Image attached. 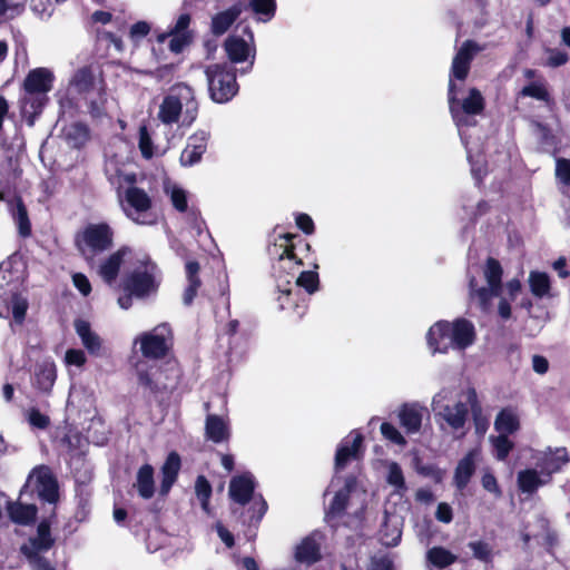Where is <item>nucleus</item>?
Here are the masks:
<instances>
[{
    "mask_svg": "<svg viewBox=\"0 0 570 570\" xmlns=\"http://www.w3.org/2000/svg\"><path fill=\"white\" fill-rule=\"evenodd\" d=\"M75 330L85 348L91 355H100L102 341L99 335L91 330L90 324L83 320H77L75 322Z\"/></svg>",
    "mask_w": 570,
    "mask_h": 570,
    "instance_id": "nucleus-28",
    "label": "nucleus"
},
{
    "mask_svg": "<svg viewBox=\"0 0 570 570\" xmlns=\"http://www.w3.org/2000/svg\"><path fill=\"white\" fill-rule=\"evenodd\" d=\"M551 480L538 468H528L518 472L517 483L522 493L532 494Z\"/></svg>",
    "mask_w": 570,
    "mask_h": 570,
    "instance_id": "nucleus-24",
    "label": "nucleus"
},
{
    "mask_svg": "<svg viewBox=\"0 0 570 570\" xmlns=\"http://www.w3.org/2000/svg\"><path fill=\"white\" fill-rule=\"evenodd\" d=\"M424 412L425 407L419 403H409L400 407L399 420L407 433L412 434L420 431Z\"/></svg>",
    "mask_w": 570,
    "mask_h": 570,
    "instance_id": "nucleus-25",
    "label": "nucleus"
},
{
    "mask_svg": "<svg viewBox=\"0 0 570 570\" xmlns=\"http://www.w3.org/2000/svg\"><path fill=\"white\" fill-rule=\"evenodd\" d=\"M324 540V535L320 531H313L308 535L304 537L294 547V560L297 563L312 566L322 559L321 547Z\"/></svg>",
    "mask_w": 570,
    "mask_h": 570,
    "instance_id": "nucleus-17",
    "label": "nucleus"
},
{
    "mask_svg": "<svg viewBox=\"0 0 570 570\" xmlns=\"http://www.w3.org/2000/svg\"><path fill=\"white\" fill-rule=\"evenodd\" d=\"M71 85L79 91V92H87L88 95H95V91L99 89L96 87L94 81V75L90 69L88 68H81L79 69L72 80Z\"/></svg>",
    "mask_w": 570,
    "mask_h": 570,
    "instance_id": "nucleus-42",
    "label": "nucleus"
},
{
    "mask_svg": "<svg viewBox=\"0 0 570 570\" xmlns=\"http://www.w3.org/2000/svg\"><path fill=\"white\" fill-rule=\"evenodd\" d=\"M199 264L190 261L186 263V274L188 285L184 292L183 301L185 305H190L197 294L200 286V279L198 277Z\"/></svg>",
    "mask_w": 570,
    "mask_h": 570,
    "instance_id": "nucleus-38",
    "label": "nucleus"
},
{
    "mask_svg": "<svg viewBox=\"0 0 570 570\" xmlns=\"http://www.w3.org/2000/svg\"><path fill=\"white\" fill-rule=\"evenodd\" d=\"M475 402L474 390L463 393L454 387H443L433 396L431 407L436 422L443 430L449 428L456 436H462L469 416V406L473 407Z\"/></svg>",
    "mask_w": 570,
    "mask_h": 570,
    "instance_id": "nucleus-3",
    "label": "nucleus"
},
{
    "mask_svg": "<svg viewBox=\"0 0 570 570\" xmlns=\"http://www.w3.org/2000/svg\"><path fill=\"white\" fill-rule=\"evenodd\" d=\"M255 479L253 474L246 472L232 478L229 482L228 493L230 499L245 505L253 500V509L256 512V520L259 521L267 510V503L262 497H254Z\"/></svg>",
    "mask_w": 570,
    "mask_h": 570,
    "instance_id": "nucleus-12",
    "label": "nucleus"
},
{
    "mask_svg": "<svg viewBox=\"0 0 570 570\" xmlns=\"http://www.w3.org/2000/svg\"><path fill=\"white\" fill-rule=\"evenodd\" d=\"M170 328L166 324H161L139 335L135 343L139 344L144 356L148 358L163 357L169 347Z\"/></svg>",
    "mask_w": 570,
    "mask_h": 570,
    "instance_id": "nucleus-13",
    "label": "nucleus"
},
{
    "mask_svg": "<svg viewBox=\"0 0 570 570\" xmlns=\"http://www.w3.org/2000/svg\"><path fill=\"white\" fill-rule=\"evenodd\" d=\"M529 285L531 293L535 297H543L549 294L550 278L548 274L541 272H531L529 274Z\"/></svg>",
    "mask_w": 570,
    "mask_h": 570,
    "instance_id": "nucleus-43",
    "label": "nucleus"
},
{
    "mask_svg": "<svg viewBox=\"0 0 570 570\" xmlns=\"http://www.w3.org/2000/svg\"><path fill=\"white\" fill-rule=\"evenodd\" d=\"M363 436L357 431H352L337 446L335 454V470L343 469L347 462L358 460L362 455Z\"/></svg>",
    "mask_w": 570,
    "mask_h": 570,
    "instance_id": "nucleus-21",
    "label": "nucleus"
},
{
    "mask_svg": "<svg viewBox=\"0 0 570 570\" xmlns=\"http://www.w3.org/2000/svg\"><path fill=\"white\" fill-rule=\"evenodd\" d=\"M52 544L53 539L50 533V525L48 522L42 521L37 528V534L21 547V552L26 556L28 561L43 559L41 553L48 551Z\"/></svg>",
    "mask_w": 570,
    "mask_h": 570,
    "instance_id": "nucleus-20",
    "label": "nucleus"
},
{
    "mask_svg": "<svg viewBox=\"0 0 570 570\" xmlns=\"http://www.w3.org/2000/svg\"><path fill=\"white\" fill-rule=\"evenodd\" d=\"M12 315L16 322L21 323L26 316L28 303L20 296L12 297Z\"/></svg>",
    "mask_w": 570,
    "mask_h": 570,
    "instance_id": "nucleus-58",
    "label": "nucleus"
},
{
    "mask_svg": "<svg viewBox=\"0 0 570 570\" xmlns=\"http://www.w3.org/2000/svg\"><path fill=\"white\" fill-rule=\"evenodd\" d=\"M502 273L500 263L494 258H489L483 271L487 286L476 288L474 281H470L471 297L482 309H488L491 306V299L502 293Z\"/></svg>",
    "mask_w": 570,
    "mask_h": 570,
    "instance_id": "nucleus-11",
    "label": "nucleus"
},
{
    "mask_svg": "<svg viewBox=\"0 0 570 570\" xmlns=\"http://www.w3.org/2000/svg\"><path fill=\"white\" fill-rule=\"evenodd\" d=\"M24 488L37 492L38 497L49 503L58 500V484L49 468L41 465L35 468L29 474Z\"/></svg>",
    "mask_w": 570,
    "mask_h": 570,
    "instance_id": "nucleus-15",
    "label": "nucleus"
},
{
    "mask_svg": "<svg viewBox=\"0 0 570 570\" xmlns=\"http://www.w3.org/2000/svg\"><path fill=\"white\" fill-rule=\"evenodd\" d=\"M6 505L11 521L17 524L27 525L36 519L37 508L35 504H22L6 500Z\"/></svg>",
    "mask_w": 570,
    "mask_h": 570,
    "instance_id": "nucleus-30",
    "label": "nucleus"
},
{
    "mask_svg": "<svg viewBox=\"0 0 570 570\" xmlns=\"http://www.w3.org/2000/svg\"><path fill=\"white\" fill-rule=\"evenodd\" d=\"M160 274L157 266L147 256L137 259V266L125 281V291L137 298H145L157 292Z\"/></svg>",
    "mask_w": 570,
    "mask_h": 570,
    "instance_id": "nucleus-8",
    "label": "nucleus"
},
{
    "mask_svg": "<svg viewBox=\"0 0 570 570\" xmlns=\"http://www.w3.org/2000/svg\"><path fill=\"white\" fill-rule=\"evenodd\" d=\"M386 481L395 489V492L403 494L406 491V484L401 466L396 462L387 464Z\"/></svg>",
    "mask_w": 570,
    "mask_h": 570,
    "instance_id": "nucleus-44",
    "label": "nucleus"
},
{
    "mask_svg": "<svg viewBox=\"0 0 570 570\" xmlns=\"http://www.w3.org/2000/svg\"><path fill=\"white\" fill-rule=\"evenodd\" d=\"M195 492L200 501L205 512H209V499L212 495V485L204 475H199L195 482Z\"/></svg>",
    "mask_w": 570,
    "mask_h": 570,
    "instance_id": "nucleus-46",
    "label": "nucleus"
},
{
    "mask_svg": "<svg viewBox=\"0 0 570 570\" xmlns=\"http://www.w3.org/2000/svg\"><path fill=\"white\" fill-rule=\"evenodd\" d=\"M556 178L562 185L570 186V159L557 158Z\"/></svg>",
    "mask_w": 570,
    "mask_h": 570,
    "instance_id": "nucleus-53",
    "label": "nucleus"
},
{
    "mask_svg": "<svg viewBox=\"0 0 570 570\" xmlns=\"http://www.w3.org/2000/svg\"><path fill=\"white\" fill-rule=\"evenodd\" d=\"M198 114V102L194 89L184 83H176L169 88L163 98L157 117L164 125L180 124L190 126Z\"/></svg>",
    "mask_w": 570,
    "mask_h": 570,
    "instance_id": "nucleus-5",
    "label": "nucleus"
},
{
    "mask_svg": "<svg viewBox=\"0 0 570 570\" xmlns=\"http://www.w3.org/2000/svg\"><path fill=\"white\" fill-rule=\"evenodd\" d=\"M65 136L72 147L79 148L89 140V129L85 124L73 122L65 129Z\"/></svg>",
    "mask_w": 570,
    "mask_h": 570,
    "instance_id": "nucleus-41",
    "label": "nucleus"
},
{
    "mask_svg": "<svg viewBox=\"0 0 570 570\" xmlns=\"http://www.w3.org/2000/svg\"><path fill=\"white\" fill-rule=\"evenodd\" d=\"M381 433H382V435L386 440H389V441H391V442H393V443H395L397 445H402L403 446V445L406 444V441H405L404 436L391 423H387V422L382 423L381 424Z\"/></svg>",
    "mask_w": 570,
    "mask_h": 570,
    "instance_id": "nucleus-54",
    "label": "nucleus"
},
{
    "mask_svg": "<svg viewBox=\"0 0 570 570\" xmlns=\"http://www.w3.org/2000/svg\"><path fill=\"white\" fill-rule=\"evenodd\" d=\"M106 175L116 187L118 199L127 218L138 225H153L156 216L151 213L153 200L141 188L135 186L136 174L117 167L109 160L106 163Z\"/></svg>",
    "mask_w": 570,
    "mask_h": 570,
    "instance_id": "nucleus-1",
    "label": "nucleus"
},
{
    "mask_svg": "<svg viewBox=\"0 0 570 570\" xmlns=\"http://www.w3.org/2000/svg\"><path fill=\"white\" fill-rule=\"evenodd\" d=\"M14 220L20 236L28 237L31 234V225L26 206L18 202L14 213Z\"/></svg>",
    "mask_w": 570,
    "mask_h": 570,
    "instance_id": "nucleus-49",
    "label": "nucleus"
},
{
    "mask_svg": "<svg viewBox=\"0 0 570 570\" xmlns=\"http://www.w3.org/2000/svg\"><path fill=\"white\" fill-rule=\"evenodd\" d=\"M531 459L535 466L550 480L553 473L562 470L570 462L566 448H547L546 450H531Z\"/></svg>",
    "mask_w": 570,
    "mask_h": 570,
    "instance_id": "nucleus-14",
    "label": "nucleus"
},
{
    "mask_svg": "<svg viewBox=\"0 0 570 570\" xmlns=\"http://www.w3.org/2000/svg\"><path fill=\"white\" fill-rule=\"evenodd\" d=\"M92 396L82 389H71L67 405L69 407L89 409L92 406Z\"/></svg>",
    "mask_w": 570,
    "mask_h": 570,
    "instance_id": "nucleus-47",
    "label": "nucleus"
},
{
    "mask_svg": "<svg viewBox=\"0 0 570 570\" xmlns=\"http://www.w3.org/2000/svg\"><path fill=\"white\" fill-rule=\"evenodd\" d=\"M127 252L128 248L126 247L118 249L100 264L99 275L106 283L110 284L116 279Z\"/></svg>",
    "mask_w": 570,
    "mask_h": 570,
    "instance_id": "nucleus-33",
    "label": "nucleus"
},
{
    "mask_svg": "<svg viewBox=\"0 0 570 570\" xmlns=\"http://www.w3.org/2000/svg\"><path fill=\"white\" fill-rule=\"evenodd\" d=\"M87 361L86 354L81 350L69 348L65 354V363L68 366L81 367Z\"/></svg>",
    "mask_w": 570,
    "mask_h": 570,
    "instance_id": "nucleus-56",
    "label": "nucleus"
},
{
    "mask_svg": "<svg viewBox=\"0 0 570 570\" xmlns=\"http://www.w3.org/2000/svg\"><path fill=\"white\" fill-rule=\"evenodd\" d=\"M482 487L491 492V493H494L497 495H500V489H499V485H498V482H497V479L495 476L492 474V473H484L483 476H482Z\"/></svg>",
    "mask_w": 570,
    "mask_h": 570,
    "instance_id": "nucleus-64",
    "label": "nucleus"
},
{
    "mask_svg": "<svg viewBox=\"0 0 570 570\" xmlns=\"http://www.w3.org/2000/svg\"><path fill=\"white\" fill-rule=\"evenodd\" d=\"M490 442L494 450V456L499 461H504L510 451L513 449V442L508 439V435L499 434L497 436H490Z\"/></svg>",
    "mask_w": 570,
    "mask_h": 570,
    "instance_id": "nucleus-45",
    "label": "nucleus"
},
{
    "mask_svg": "<svg viewBox=\"0 0 570 570\" xmlns=\"http://www.w3.org/2000/svg\"><path fill=\"white\" fill-rule=\"evenodd\" d=\"M114 243V230L107 223L88 224L76 236V245L87 258L109 249Z\"/></svg>",
    "mask_w": 570,
    "mask_h": 570,
    "instance_id": "nucleus-10",
    "label": "nucleus"
},
{
    "mask_svg": "<svg viewBox=\"0 0 570 570\" xmlns=\"http://www.w3.org/2000/svg\"><path fill=\"white\" fill-rule=\"evenodd\" d=\"M205 430L206 436L215 443L224 442L229 438L228 421L215 414L207 416Z\"/></svg>",
    "mask_w": 570,
    "mask_h": 570,
    "instance_id": "nucleus-31",
    "label": "nucleus"
},
{
    "mask_svg": "<svg viewBox=\"0 0 570 570\" xmlns=\"http://www.w3.org/2000/svg\"><path fill=\"white\" fill-rule=\"evenodd\" d=\"M546 52L548 58L543 63L544 66L556 68L567 63L569 60V56L562 50L548 48Z\"/></svg>",
    "mask_w": 570,
    "mask_h": 570,
    "instance_id": "nucleus-55",
    "label": "nucleus"
},
{
    "mask_svg": "<svg viewBox=\"0 0 570 570\" xmlns=\"http://www.w3.org/2000/svg\"><path fill=\"white\" fill-rule=\"evenodd\" d=\"M247 7L252 10L257 21L268 22L275 16V0H250Z\"/></svg>",
    "mask_w": 570,
    "mask_h": 570,
    "instance_id": "nucleus-40",
    "label": "nucleus"
},
{
    "mask_svg": "<svg viewBox=\"0 0 570 570\" xmlns=\"http://www.w3.org/2000/svg\"><path fill=\"white\" fill-rule=\"evenodd\" d=\"M483 49L475 41H464L452 60L450 80H464L469 75L471 61Z\"/></svg>",
    "mask_w": 570,
    "mask_h": 570,
    "instance_id": "nucleus-18",
    "label": "nucleus"
},
{
    "mask_svg": "<svg viewBox=\"0 0 570 570\" xmlns=\"http://www.w3.org/2000/svg\"><path fill=\"white\" fill-rule=\"evenodd\" d=\"M164 193L169 198L174 208L180 213L187 210L188 207V193L178 184L166 179L164 181Z\"/></svg>",
    "mask_w": 570,
    "mask_h": 570,
    "instance_id": "nucleus-34",
    "label": "nucleus"
},
{
    "mask_svg": "<svg viewBox=\"0 0 570 570\" xmlns=\"http://www.w3.org/2000/svg\"><path fill=\"white\" fill-rule=\"evenodd\" d=\"M295 285L304 288L308 294H313L318 288V274L316 272H302L295 279Z\"/></svg>",
    "mask_w": 570,
    "mask_h": 570,
    "instance_id": "nucleus-50",
    "label": "nucleus"
},
{
    "mask_svg": "<svg viewBox=\"0 0 570 570\" xmlns=\"http://www.w3.org/2000/svg\"><path fill=\"white\" fill-rule=\"evenodd\" d=\"M295 223H296V226L305 234H307V235L313 234L314 222L309 215L304 214V213L297 214L295 217Z\"/></svg>",
    "mask_w": 570,
    "mask_h": 570,
    "instance_id": "nucleus-60",
    "label": "nucleus"
},
{
    "mask_svg": "<svg viewBox=\"0 0 570 570\" xmlns=\"http://www.w3.org/2000/svg\"><path fill=\"white\" fill-rule=\"evenodd\" d=\"M335 490V494L328 505L327 514L338 517L343 512H347L355 517H360L366 505V493L358 489L354 476H347L343 481L335 476L330 485Z\"/></svg>",
    "mask_w": 570,
    "mask_h": 570,
    "instance_id": "nucleus-7",
    "label": "nucleus"
},
{
    "mask_svg": "<svg viewBox=\"0 0 570 570\" xmlns=\"http://www.w3.org/2000/svg\"><path fill=\"white\" fill-rule=\"evenodd\" d=\"M469 547L472 550L473 556L476 559H480V560L489 559L491 550L487 543H484L482 541H474V542H470Z\"/></svg>",
    "mask_w": 570,
    "mask_h": 570,
    "instance_id": "nucleus-61",
    "label": "nucleus"
},
{
    "mask_svg": "<svg viewBox=\"0 0 570 570\" xmlns=\"http://www.w3.org/2000/svg\"><path fill=\"white\" fill-rule=\"evenodd\" d=\"M494 429L499 434L509 435L520 429V419L518 412L512 407L502 409L495 420Z\"/></svg>",
    "mask_w": 570,
    "mask_h": 570,
    "instance_id": "nucleus-29",
    "label": "nucleus"
},
{
    "mask_svg": "<svg viewBox=\"0 0 570 570\" xmlns=\"http://www.w3.org/2000/svg\"><path fill=\"white\" fill-rule=\"evenodd\" d=\"M89 111L94 118H99L105 112L106 94L101 89H97L95 95H88Z\"/></svg>",
    "mask_w": 570,
    "mask_h": 570,
    "instance_id": "nucleus-52",
    "label": "nucleus"
},
{
    "mask_svg": "<svg viewBox=\"0 0 570 570\" xmlns=\"http://www.w3.org/2000/svg\"><path fill=\"white\" fill-rule=\"evenodd\" d=\"M205 75L210 98L215 102H227L238 92L235 72L227 65L208 66Z\"/></svg>",
    "mask_w": 570,
    "mask_h": 570,
    "instance_id": "nucleus-9",
    "label": "nucleus"
},
{
    "mask_svg": "<svg viewBox=\"0 0 570 570\" xmlns=\"http://www.w3.org/2000/svg\"><path fill=\"white\" fill-rule=\"evenodd\" d=\"M520 96L522 97H531L540 101L548 102L550 99V95L543 82L537 81L531 82L528 86H524L520 91Z\"/></svg>",
    "mask_w": 570,
    "mask_h": 570,
    "instance_id": "nucleus-48",
    "label": "nucleus"
},
{
    "mask_svg": "<svg viewBox=\"0 0 570 570\" xmlns=\"http://www.w3.org/2000/svg\"><path fill=\"white\" fill-rule=\"evenodd\" d=\"M248 40L237 36H229L225 41V50L229 60L234 63L248 61V69L252 68L255 60V47L253 45V33H248Z\"/></svg>",
    "mask_w": 570,
    "mask_h": 570,
    "instance_id": "nucleus-19",
    "label": "nucleus"
},
{
    "mask_svg": "<svg viewBox=\"0 0 570 570\" xmlns=\"http://www.w3.org/2000/svg\"><path fill=\"white\" fill-rule=\"evenodd\" d=\"M72 282H73V285L83 295V296H87L90 294L91 292V285H90V282L89 279L87 278L86 275L81 274V273H76L73 276H72Z\"/></svg>",
    "mask_w": 570,
    "mask_h": 570,
    "instance_id": "nucleus-62",
    "label": "nucleus"
},
{
    "mask_svg": "<svg viewBox=\"0 0 570 570\" xmlns=\"http://www.w3.org/2000/svg\"><path fill=\"white\" fill-rule=\"evenodd\" d=\"M208 134L197 131L188 138L187 145L180 155V164L185 167L194 166L207 149Z\"/></svg>",
    "mask_w": 570,
    "mask_h": 570,
    "instance_id": "nucleus-22",
    "label": "nucleus"
},
{
    "mask_svg": "<svg viewBox=\"0 0 570 570\" xmlns=\"http://www.w3.org/2000/svg\"><path fill=\"white\" fill-rule=\"evenodd\" d=\"M245 6L240 2L216 13L212 18L210 30L215 36L224 35L240 16Z\"/></svg>",
    "mask_w": 570,
    "mask_h": 570,
    "instance_id": "nucleus-27",
    "label": "nucleus"
},
{
    "mask_svg": "<svg viewBox=\"0 0 570 570\" xmlns=\"http://www.w3.org/2000/svg\"><path fill=\"white\" fill-rule=\"evenodd\" d=\"M57 379V368L52 360L46 358L36 364L32 385L45 394H49Z\"/></svg>",
    "mask_w": 570,
    "mask_h": 570,
    "instance_id": "nucleus-23",
    "label": "nucleus"
},
{
    "mask_svg": "<svg viewBox=\"0 0 570 570\" xmlns=\"http://www.w3.org/2000/svg\"><path fill=\"white\" fill-rule=\"evenodd\" d=\"M139 149L147 159L154 155L153 142L146 127H141L139 130Z\"/></svg>",
    "mask_w": 570,
    "mask_h": 570,
    "instance_id": "nucleus-57",
    "label": "nucleus"
},
{
    "mask_svg": "<svg viewBox=\"0 0 570 570\" xmlns=\"http://www.w3.org/2000/svg\"><path fill=\"white\" fill-rule=\"evenodd\" d=\"M135 487L144 499H150L154 495V469L151 465L145 464L138 470Z\"/></svg>",
    "mask_w": 570,
    "mask_h": 570,
    "instance_id": "nucleus-36",
    "label": "nucleus"
},
{
    "mask_svg": "<svg viewBox=\"0 0 570 570\" xmlns=\"http://www.w3.org/2000/svg\"><path fill=\"white\" fill-rule=\"evenodd\" d=\"M435 518L443 523H450L453 518L452 508L448 503H440L438 505Z\"/></svg>",
    "mask_w": 570,
    "mask_h": 570,
    "instance_id": "nucleus-63",
    "label": "nucleus"
},
{
    "mask_svg": "<svg viewBox=\"0 0 570 570\" xmlns=\"http://www.w3.org/2000/svg\"><path fill=\"white\" fill-rule=\"evenodd\" d=\"M458 557L444 547H432L426 551V561L436 569H445L456 561Z\"/></svg>",
    "mask_w": 570,
    "mask_h": 570,
    "instance_id": "nucleus-35",
    "label": "nucleus"
},
{
    "mask_svg": "<svg viewBox=\"0 0 570 570\" xmlns=\"http://www.w3.org/2000/svg\"><path fill=\"white\" fill-rule=\"evenodd\" d=\"M475 337L473 323L465 318L439 321L426 334L428 345L433 354L448 353L450 350L464 351L474 344Z\"/></svg>",
    "mask_w": 570,
    "mask_h": 570,
    "instance_id": "nucleus-4",
    "label": "nucleus"
},
{
    "mask_svg": "<svg viewBox=\"0 0 570 570\" xmlns=\"http://www.w3.org/2000/svg\"><path fill=\"white\" fill-rule=\"evenodd\" d=\"M27 0H0V16L12 19L19 16Z\"/></svg>",
    "mask_w": 570,
    "mask_h": 570,
    "instance_id": "nucleus-51",
    "label": "nucleus"
},
{
    "mask_svg": "<svg viewBox=\"0 0 570 570\" xmlns=\"http://www.w3.org/2000/svg\"><path fill=\"white\" fill-rule=\"evenodd\" d=\"M53 79V73L47 68H35L26 76L23 80L24 92L20 98V107L30 126L33 125L35 117L41 112L47 104Z\"/></svg>",
    "mask_w": 570,
    "mask_h": 570,
    "instance_id": "nucleus-6",
    "label": "nucleus"
},
{
    "mask_svg": "<svg viewBox=\"0 0 570 570\" xmlns=\"http://www.w3.org/2000/svg\"><path fill=\"white\" fill-rule=\"evenodd\" d=\"M190 21L191 18L188 13H181L168 32L157 36V41L164 43L169 38L168 47L170 51L181 52L193 41V31L189 29Z\"/></svg>",
    "mask_w": 570,
    "mask_h": 570,
    "instance_id": "nucleus-16",
    "label": "nucleus"
},
{
    "mask_svg": "<svg viewBox=\"0 0 570 570\" xmlns=\"http://www.w3.org/2000/svg\"><path fill=\"white\" fill-rule=\"evenodd\" d=\"M180 470V458L176 452H171L168 454L164 465L161 466V485L160 492L161 494H167L175 483L178 472Z\"/></svg>",
    "mask_w": 570,
    "mask_h": 570,
    "instance_id": "nucleus-32",
    "label": "nucleus"
},
{
    "mask_svg": "<svg viewBox=\"0 0 570 570\" xmlns=\"http://www.w3.org/2000/svg\"><path fill=\"white\" fill-rule=\"evenodd\" d=\"M448 100L451 116L458 127L461 141L466 149L468 159L471 164V173L475 180L480 181L485 174L483 163L482 160L473 159L472 151L469 147V142L464 134V128L474 126L476 124L474 117L482 114L484 110V97L479 89L471 88L469 89L468 95L460 99L458 98L455 83L453 80H450Z\"/></svg>",
    "mask_w": 570,
    "mask_h": 570,
    "instance_id": "nucleus-2",
    "label": "nucleus"
},
{
    "mask_svg": "<svg viewBox=\"0 0 570 570\" xmlns=\"http://www.w3.org/2000/svg\"><path fill=\"white\" fill-rule=\"evenodd\" d=\"M137 374L139 383L151 391L167 387V384L161 382L160 372L156 366L147 368L144 363H138Z\"/></svg>",
    "mask_w": 570,
    "mask_h": 570,
    "instance_id": "nucleus-37",
    "label": "nucleus"
},
{
    "mask_svg": "<svg viewBox=\"0 0 570 570\" xmlns=\"http://www.w3.org/2000/svg\"><path fill=\"white\" fill-rule=\"evenodd\" d=\"M28 422L33 428L46 429L49 425V417L42 414L38 409L28 411Z\"/></svg>",
    "mask_w": 570,
    "mask_h": 570,
    "instance_id": "nucleus-59",
    "label": "nucleus"
},
{
    "mask_svg": "<svg viewBox=\"0 0 570 570\" xmlns=\"http://www.w3.org/2000/svg\"><path fill=\"white\" fill-rule=\"evenodd\" d=\"M293 234L279 235L275 243L269 247V254L274 257H278L279 261L287 258L288 261H295L294 248L292 245Z\"/></svg>",
    "mask_w": 570,
    "mask_h": 570,
    "instance_id": "nucleus-39",
    "label": "nucleus"
},
{
    "mask_svg": "<svg viewBox=\"0 0 570 570\" xmlns=\"http://www.w3.org/2000/svg\"><path fill=\"white\" fill-rule=\"evenodd\" d=\"M480 456V450H471L464 458H462L454 472V484L458 489L463 490L471 476L475 471L476 461Z\"/></svg>",
    "mask_w": 570,
    "mask_h": 570,
    "instance_id": "nucleus-26",
    "label": "nucleus"
}]
</instances>
